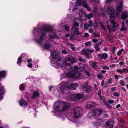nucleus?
I'll return each instance as SVG.
<instances>
[{
  "label": "nucleus",
  "instance_id": "obj_1",
  "mask_svg": "<svg viewBox=\"0 0 128 128\" xmlns=\"http://www.w3.org/2000/svg\"><path fill=\"white\" fill-rule=\"evenodd\" d=\"M52 30V29L48 28H43L41 30L35 28L34 30V32L38 31L39 32L37 33L39 34L40 32L41 33L40 38L36 41V42L44 49H48L51 48V46L49 44L48 41L46 40L44 38L45 37V33L46 32L51 31Z\"/></svg>",
  "mask_w": 128,
  "mask_h": 128
},
{
  "label": "nucleus",
  "instance_id": "obj_2",
  "mask_svg": "<svg viewBox=\"0 0 128 128\" xmlns=\"http://www.w3.org/2000/svg\"><path fill=\"white\" fill-rule=\"evenodd\" d=\"M69 107V104L67 102L58 101L56 102L54 106L53 112L55 113L57 116L59 118L66 117L61 113L66 111Z\"/></svg>",
  "mask_w": 128,
  "mask_h": 128
},
{
  "label": "nucleus",
  "instance_id": "obj_3",
  "mask_svg": "<svg viewBox=\"0 0 128 128\" xmlns=\"http://www.w3.org/2000/svg\"><path fill=\"white\" fill-rule=\"evenodd\" d=\"M77 61L76 59L70 56L66 58V60L59 59L54 64V66L55 67L60 68L69 65L71 64L76 62Z\"/></svg>",
  "mask_w": 128,
  "mask_h": 128
},
{
  "label": "nucleus",
  "instance_id": "obj_4",
  "mask_svg": "<svg viewBox=\"0 0 128 128\" xmlns=\"http://www.w3.org/2000/svg\"><path fill=\"white\" fill-rule=\"evenodd\" d=\"M78 84L76 83H70V82H62L58 85L60 87V90L62 92L68 90V89L75 90L78 86Z\"/></svg>",
  "mask_w": 128,
  "mask_h": 128
},
{
  "label": "nucleus",
  "instance_id": "obj_5",
  "mask_svg": "<svg viewBox=\"0 0 128 128\" xmlns=\"http://www.w3.org/2000/svg\"><path fill=\"white\" fill-rule=\"evenodd\" d=\"M86 0H77L74 7V9H76L77 8V6H80L82 2L83 6L86 8L89 11H90V8L88 7L87 4L86 2Z\"/></svg>",
  "mask_w": 128,
  "mask_h": 128
},
{
  "label": "nucleus",
  "instance_id": "obj_6",
  "mask_svg": "<svg viewBox=\"0 0 128 128\" xmlns=\"http://www.w3.org/2000/svg\"><path fill=\"white\" fill-rule=\"evenodd\" d=\"M66 77L69 78L70 77L76 78H78L80 77V73L78 72L76 70L70 71L66 74Z\"/></svg>",
  "mask_w": 128,
  "mask_h": 128
},
{
  "label": "nucleus",
  "instance_id": "obj_7",
  "mask_svg": "<svg viewBox=\"0 0 128 128\" xmlns=\"http://www.w3.org/2000/svg\"><path fill=\"white\" fill-rule=\"evenodd\" d=\"M82 110L81 108H75L73 110L71 116L75 117L80 116L82 115Z\"/></svg>",
  "mask_w": 128,
  "mask_h": 128
},
{
  "label": "nucleus",
  "instance_id": "obj_8",
  "mask_svg": "<svg viewBox=\"0 0 128 128\" xmlns=\"http://www.w3.org/2000/svg\"><path fill=\"white\" fill-rule=\"evenodd\" d=\"M115 19V17L113 16H110V22L112 24L113 26L112 28V29L114 31H116L117 30L118 27V25L116 23L114 20Z\"/></svg>",
  "mask_w": 128,
  "mask_h": 128
},
{
  "label": "nucleus",
  "instance_id": "obj_9",
  "mask_svg": "<svg viewBox=\"0 0 128 128\" xmlns=\"http://www.w3.org/2000/svg\"><path fill=\"white\" fill-rule=\"evenodd\" d=\"M98 60L101 61L103 58L106 60L108 57V55L106 53H104L98 54Z\"/></svg>",
  "mask_w": 128,
  "mask_h": 128
},
{
  "label": "nucleus",
  "instance_id": "obj_10",
  "mask_svg": "<svg viewBox=\"0 0 128 128\" xmlns=\"http://www.w3.org/2000/svg\"><path fill=\"white\" fill-rule=\"evenodd\" d=\"M93 114L96 116H100L102 112V110L100 109H94L92 110Z\"/></svg>",
  "mask_w": 128,
  "mask_h": 128
},
{
  "label": "nucleus",
  "instance_id": "obj_11",
  "mask_svg": "<svg viewBox=\"0 0 128 128\" xmlns=\"http://www.w3.org/2000/svg\"><path fill=\"white\" fill-rule=\"evenodd\" d=\"M96 105L95 103L89 101L86 104V107L88 109H90L94 107Z\"/></svg>",
  "mask_w": 128,
  "mask_h": 128
},
{
  "label": "nucleus",
  "instance_id": "obj_12",
  "mask_svg": "<svg viewBox=\"0 0 128 128\" xmlns=\"http://www.w3.org/2000/svg\"><path fill=\"white\" fill-rule=\"evenodd\" d=\"M114 9L112 7L110 6H107L106 12L108 14L112 15L114 14Z\"/></svg>",
  "mask_w": 128,
  "mask_h": 128
},
{
  "label": "nucleus",
  "instance_id": "obj_13",
  "mask_svg": "<svg viewBox=\"0 0 128 128\" xmlns=\"http://www.w3.org/2000/svg\"><path fill=\"white\" fill-rule=\"evenodd\" d=\"M114 122L112 120L107 122L105 124V127L107 128H111L113 127Z\"/></svg>",
  "mask_w": 128,
  "mask_h": 128
},
{
  "label": "nucleus",
  "instance_id": "obj_14",
  "mask_svg": "<svg viewBox=\"0 0 128 128\" xmlns=\"http://www.w3.org/2000/svg\"><path fill=\"white\" fill-rule=\"evenodd\" d=\"M81 52L82 54L84 55L86 57L89 58L90 54L88 52L87 49L86 50L84 48L81 51Z\"/></svg>",
  "mask_w": 128,
  "mask_h": 128
},
{
  "label": "nucleus",
  "instance_id": "obj_15",
  "mask_svg": "<svg viewBox=\"0 0 128 128\" xmlns=\"http://www.w3.org/2000/svg\"><path fill=\"white\" fill-rule=\"evenodd\" d=\"M52 55L54 58L56 59L58 58L59 56V54L58 52L54 50L52 51L51 52Z\"/></svg>",
  "mask_w": 128,
  "mask_h": 128
},
{
  "label": "nucleus",
  "instance_id": "obj_16",
  "mask_svg": "<svg viewBox=\"0 0 128 128\" xmlns=\"http://www.w3.org/2000/svg\"><path fill=\"white\" fill-rule=\"evenodd\" d=\"M71 32V34H73L78 35L79 34V32L78 31V29L76 28L72 27Z\"/></svg>",
  "mask_w": 128,
  "mask_h": 128
},
{
  "label": "nucleus",
  "instance_id": "obj_17",
  "mask_svg": "<svg viewBox=\"0 0 128 128\" xmlns=\"http://www.w3.org/2000/svg\"><path fill=\"white\" fill-rule=\"evenodd\" d=\"M39 96V93L37 91H35L33 92L31 97V98L32 99H33L36 98H38Z\"/></svg>",
  "mask_w": 128,
  "mask_h": 128
},
{
  "label": "nucleus",
  "instance_id": "obj_18",
  "mask_svg": "<svg viewBox=\"0 0 128 128\" xmlns=\"http://www.w3.org/2000/svg\"><path fill=\"white\" fill-rule=\"evenodd\" d=\"M80 20L79 18H77L73 22V26L72 27L74 28H76V27L78 26H79V24L78 21H79Z\"/></svg>",
  "mask_w": 128,
  "mask_h": 128
},
{
  "label": "nucleus",
  "instance_id": "obj_19",
  "mask_svg": "<svg viewBox=\"0 0 128 128\" xmlns=\"http://www.w3.org/2000/svg\"><path fill=\"white\" fill-rule=\"evenodd\" d=\"M79 14L80 16V19L84 20L85 18H84V17H86V15L85 14V13L84 12L82 11H80L79 12Z\"/></svg>",
  "mask_w": 128,
  "mask_h": 128
},
{
  "label": "nucleus",
  "instance_id": "obj_20",
  "mask_svg": "<svg viewBox=\"0 0 128 128\" xmlns=\"http://www.w3.org/2000/svg\"><path fill=\"white\" fill-rule=\"evenodd\" d=\"M128 17V12H124L122 13L121 18L124 20H125Z\"/></svg>",
  "mask_w": 128,
  "mask_h": 128
},
{
  "label": "nucleus",
  "instance_id": "obj_21",
  "mask_svg": "<svg viewBox=\"0 0 128 128\" xmlns=\"http://www.w3.org/2000/svg\"><path fill=\"white\" fill-rule=\"evenodd\" d=\"M75 96L76 98L78 99H80L84 98V95L83 94H77L75 95Z\"/></svg>",
  "mask_w": 128,
  "mask_h": 128
},
{
  "label": "nucleus",
  "instance_id": "obj_22",
  "mask_svg": "<svg viewBox=\"0 0 128 128\" xmlns=\"http://www.w3.org/2000/svg\"><path fill=\"white\" fill-rule=\"evenodd\" d=\"M4 88L3 86L0 84V98L2 97L3 94Z\"/></svg>",
  "mask_w": 128,
  "mask_h": 128
},
{
  "label": "nucleus",
  "instance_id": "obj_23",
  "mask_svg": "<svg viewBox=\"0 0 128 128\" xmlns=\"http://www.w3.org/2000/svg\"><path fill=\"white\" fill-rule=\"evenodd\" d=\"M19 104L20 106L24 105V106L27 105V103L26 102L25 100L22 99H21L20 100Z\"/></svg>",
  "mask_w": 128,
  "mask_h": 128
},
{
  "label": "nucleus",
  "instance_id": "obj_24",
  "mask_svg": "<svg viewBox=\"0 0 128 128\" xmlns=\"http://www.w3.org/2000/svg\"><path fill=\"white\" fill-rule=\"evenodd\" d=\"M89 63L92 64V66L94 68L96 69H97L98 68V67L96 65V63L95 62L90 61Z\"/></svg>",
  "mask_w": 128,
  "mask_h": 128
},
{
  "label": "nucleus",
  "instance_id": "obj_25",
  "mask_svg": "<svg viewBox=\"0 0 128 128\" xmlns=\"http://www.w3.org/2000/svg\"><path fill=\"white\" fill-rule=\"evenodd\" d=\"M127 28L124 26V23L122 22V26L120 29V30L122 31H124L126 30Z\"/></svg>",
  "mask_w": 128,
  "mask_h": 128
},
{
  "label": "nucleus",
  "instance_id": "obj_26",
  "mask_svg": "<svg viewBox=\"0 0 128 128\" xmlns=\"http://www.w3.org/2000/svg\"><path fill=\"white\" fill-rule=\"evenodd\" d=\"M6 74V72L2 71L0 72V78L2 77L4 78Z\"/></svg>",
  "mask_w": 128,
  "mask_h": 128
},
{
  "label": "nucleus",
  "instance_id": "obj_27",
  "mask_svg": "<svg viewBox=\"0 0 128 128\" xmlns=\"http://www.w3.org/2000/svg\"><path fill=\"white\" fill-rule=\"evenodd\" d=\"M93 16V15L92 14H88L86 16V18H87L89 20Z\"/></svg>",
  "mask_w": 128,
  "mask_h": 128
},
{
  "label": "nucleus",
  "instance_id": "obj_28",
  "mask_svg": "<svg viewBox=\"0 0 128 128\" xmlns=\"http://www.w3.org/2000/svg\"><path fill=\"white\" fill-rule=\"evenodd\" d=\"M123 50H124L123 49L120 50L117 52V55L118 56H120Z\"/></svg>",
  "mask_w": 128,
  "mask_h": 128
},
{
  "label": "nucleus",
  "instance_id": "obj_29",
  "mask_svg": "<svg viewBox=\"0 0 128 128\" xmlns=\"http://www.w3.org/2000/svg\"><path fill=\"white\" fill-rule=\"evenodd\" d=\"M22 56H20L18 59L17 63L20 64V63L22 61Z\"/></svg>",
  "mask_w": 128,
  "mask_h": 128
},
{
  "label": "nucleus",
  "instance_id": "obj_30",
  "mask_svg": "<svg viewBox=\"0 0 128 128\" xmlns=\"http://www.w3.org/2000/svg\"><path fill=\"white\" fill-rule=\"evenodd\" d=\"M20 89L21 90H23L24 89V85L23 84H21L19 86Z\"/></svg>",
  "mask_w": 128,
  "mask_h": 128
},
{
  "label": "nucleus",
  "instance_id": "obj_31",
  "mask_svg": "<svg viewBox=\"0 0 128 128\" xmlns=\"http://www.w3.org/2000/svg\"><path fill=\"white\" fill-rule=\"evenodd\" d=\"M91 90V88L90 86H88L86 90V91L87 92H89Z\"/></svg>",
  "mask_w": 128,
  "mask_h": 128
},
{
  "label": "nucleus",
  "instance_id": "obj_32",
  "mask_svg": "<svg viewBox=\"0 0 128 128\" xmlns=\"http://www.w3.org/2000/svg\"><path fill=\"white\" fill-rule=\"evenodd\" d=\"M89 25L87 24H84V29L85 30H87L88 28Z\"/></svg>",
  "mask_w": 128,
  "mask_h": 128
},
{
  "label": "nucleus",
  "instance_id": "obj_33",
  "mask_svg": "<svg viewBox=\"0 0 128 128\" xmlns=\"http://www.w3.org/2000/svg\"><path fill=\"white\" fill-rule=\"evenodd\" d=\"M120 84L122 86H124L125 85L124 82L122 80H120Z\"/></svg>",
  "mask_w": 128,
  "mask_h": 128
},
{
  "label": "nucleus",
  "instance_id": "obj_34",
  "mask_svg": "<svg viewBox=\"0 0 128 128\" xmlns=\"http://www.w3.org/2000/svg\"><path fill=\"white\" fill-rule=\"evenodd\" d=\"M99 2V0H90V2Z\"/></svg>",
  "mask_w": 128,
  "mask_h": 128
},
{
  "label": "nucleus",
  "instance_id": "obj_35",
  "mask_svg": "<svg viewBox=\"0 0 128 128\" xmlns=\"http://www.w3.org/2000/svg\"><path fill=\"white\" fill-rule=\"evenodd\" d=\"M97 77L99 79H100L102 78V76L101 74H98L97 75Z\"/></svg>",
  "mask_w": 128,
  "mask_h": 128
},
{
  "label": "nucleus",
  "instance_id": "obj_36",
  "mask_svg": "<svg viewBox=\"0 0 128 128\" xmlns=\"http://www.w3.org/2000/svg\"><path fill=\"white\" fill-rule=\"evenodd\" d=\"M85 44L87 46H90L91 44V42L89 41L86 42L85 43Z\"/></svg>",
  "mask_w": 128,
  "mask_h": 128
},
{
  "label": "nucleus",
  "instance_id": "obj_37",
  "mask_svg": "<svg viewBox=\"0 0 128 128\" xmlns=\"http://www.w3.org/2000/svg\"><path fill=\"white\" fill-rule=\"evenodd\" d=\"M117 71L120 73H122L124 72V71L122 70H121L119 69H118L117 70Z\"/></svg>",
  "mask_w": 128,
  "mask_h": 128
},
{
  "label": "nucleus",
  "instance_id": "obj_38",
  "mask_svg": "<svg viewBox=\"0 0 128 128\" xmlns=\"http://www.w3.org/2000/svg\"><path fill=\"white\" fill-rule=\"evenodd\" d=\"M88 86V84L87 82H86L85 84L81 86V87L82 88H84Z\"/></svg>",
  "mask_w": 128,
  "mask_h": 128
},
{
  "label": "nucleus",
  "instance_id": "obj_39",
  "mask_svg": "<svg viewBox=\"0 0 128 128\" xmlns=\"http://www.w3.org/2000/svg\"><path fill=\"white\" fill-rule=\"evenodd\" d=\"M92 123L94 126H96L98 125L99 124L98 122H93Z\"/></svg>",
  "mask_w": 128,
  "mask_h": 128
},
{
  "label": "nucleus",
  "instance_id": "obj_40",
  "mask_svg": "<svg viewBox=\"0 0 128 128\" xmlns=\"http://www.w3.org/2000/svg\"><path fill=\"white\" fill-rule=\"evenodd\" d=\"M113 95L115 96H120V94L117 92H116L113 94Z\"/></svg>",
  "mask_w": 128,
  "mask_h": 128
},
{
  "label": "nucleus",
  "instance_id": "obj_41",
  "mask_svg": "<svg viewBox=\"0 0 128 128\" xmlns=\"http://www.w3.org/2000/svg\"><path fill=\"white\" fill-rule=\"evenodd\" d=\"M65 29L67 31H69V28L68 26L67 25H65L64 26Z\"/></svg>",
  "mask_w": 128,
  "mask_h": 128
},
{
  "label": "nucleus",
  "instance_id": "obj_42",
  "mask_svg": "<svg viewBox=\"0 0 128 128\" xmlns=\"http://www.w3.org/2000/svg\"><path fill=\"white\" fill-rule=\"evenodd\" d=\"M102 69L104 70H109V68L107 66H104L102 67Z\"/></svg>",
  "mask_w": 128,
  "mask_h": 128
},
{
  "label": "nucleus",
  "instance_id": "obj_43",
  "mask_svg": "<svg viewBox=\"0 0 128 128\" xmlns=\"http://www.w3.org/2000/svg\"><path fill=\"white\" fill-rule=\"evenodd\" d=\"M74 94H72L71 95V98H70V99L72 100L75 101V99L74 98Z\"/></svg>",
  "mask_w": 128,
  "mask_h": 128
},
{
  "label": "nucleus",
  "instance_id": "obj_44",
  "mask_svg": "<svg viewBox=\"0 0 128 128\" xmlns=\"http://www.w3.org/2000/svg\"><path fill=\"white\" fill-rule=\"evenodd\" d=\"M87 50L88 52H89L90 53H92L94 51V50H91L90 49H87Z\"/></svg>",
  "mask_w": 128,
  "mask_h": 128
},
{
  "label": "nucleus",
  "instance_id": "obj_45",
  "mask_svg": "<svg viewBox=\"0 0 128 128\" xmlns=\"http://www.w3.org/2000/svg\"><path fill=\"white\" fill-rule=\"evenodd\" d=\"M100 26H102V28L104 30H105L106 28L104 26L102 23V22H100Z\"/></svg>",
  "mask_w": 128,
  "mask_h": 128
},
{
  "label": "nucleus",
  "instance_id": "obj_46",
  "mask_svg": "<svg viewBox=\"0 0 128 128\" xmlns=\"http://www.w3.org/2000/svg\"><path fill=\"white\" fill-rule=\"evenodd\" d=\"M114 102V101L113 100H110L108 101V102L110 104H112Z\"/></svg>",
  "mask_w": 128,
  "mask_h": 128
},
{
  "label": "nucleus",
  "instance_id": "obj_47",
  "mask_svg": "<svg viewBox=\"0 0 128 128\" xmlns=\"http://www.w3.org/2000/svg\"><path fill=\"white\" fill-rule=\"evenodd\" d=\"M112 80L111 78L109 79L108 81V82L109 84H111L112 82Z\"/></svg>",
  "mask_w": 128,
  "mask_h": 128
},
{
  "label": "nucleus",
  "instance_id": "obj_48",
  "mask_svg": "<svg viewBox=\"0 0 128 128\" xmlns=\"http://www.w3.org/2000/svg\"><path fill=\"white\" fill-rule=\"evenodd\" d=\"M89 24L90 26L91 27L92 26H93V23H92V21L91 20H90L89 22Z\"/></svg>",
  "mask_w": 128,
  "mask_h": 128
},
{
  "label": "nucleus",
  "instance_id": "obj_49",
  "mask_svg": "<svg viewBox=\"0 0 128 128\" xmlns=\"http://www.w3.org/2000/svg\"><path fill=\"white\" fill-rule=\"evenodd\" d=\"M85 74L88 76H90V73L87 71H86L85 72Z\"/></svg>",
  "mask_w": 128,
  "mask_h": 128
},
{
  "label": "nucleus",
  "instance_id": "obj_50",
  "mask_svg": "<svg viewBox=\"0 0 128 128\" xmlns=\"http://www.w3.org/2000/svg\"><path fill=\"white\" fill-rule=\"evenodd\" d=\"M70 46L72 50H74L75 48V47L72 44H71Z\"/></svg>",
  "mask_w": 128,
  "mask_h": 128
},
{
  "label": "nucleus",
  "instance_id": "obj_51",
  "mask_svg": "<svg viewBox=\"0 0 128 128\" xmlns=\"http://www.w3.org/2000/svg\"><path fill=\"white\" fill-rule=\"evenodd\" d=\"M95 48L96 51H97L99 50V48L98 45H96L95 46Z\"/></svg>",
  "mask_w": 128,
  "mask_h": 128
},
{
  "label": "nucleus",
  "instance_id": "obj_52",
  "mask_svg": "<svg viewBox=\"0 0 128 128\" xmlns=\"http://www.w3.org/2000/svg\"><path fill=\"white\" fill-rule=\"evenodd\" d=\"M116 48L115 46H114V47H113L112 49L113 53L115 54V50Z\"/></svg>",
  "mask_w": 128,
  "mask_h": 128
},
{
  "label": "nucleus",
  "instance_id": "obj_53",
  "mask_svg": "<svg viewBox=\"0 0 128 128\" xmlns=\"http://www.w3.org/2000/svg\"><path fill=\"white\" fill-rule=\"evenodd\" d=\"M49 36L50 38H54L55 37V34H54L52 35H49Z\"/></svg>",
  "mask_w": 128,
  "mask_h": 128
},
{
  "label": "nucleus",
  "instance_id": "obj_54",
  "mask_svg": "<svg viewBox=\"0 0 128 128\" xmlns=\"http://www.w3.org/2000/svg\"><path fill=\"white\" fill-rule=\"evenodd\" d=\"M32 64L31 63H29L28 65V67L30 68L32 66Z\"/></svg>",
  "mask_w": 128,
  "mask_h": 128
},
{
  "label": "nucleus",
  "instance_id": "obj_55",
  "mask_svg": "<svg viewBox=\"0 0 128 128\" xmlns=\"http://www.w3.org/2000/svg\"><path fill=\"white\" fill-rule=\"evenodd\" d=\"M104 80L102 81L101 83V85L102 86H104Z\"/></svg>",
  "mask_w": 128,
  "mask_h": 128
},
{
  "label": "nucleus",
  "instance_id": "obj_56",
  "mask_svg": "<svg viewBox=\"0 0 128 128\" xmlns=\"http://www.w3.org/2000/svg\"><path fill=\"white\" fill-rule=\"evenodd\" d=\"M84 36L86 37H88L89 36V34L88 33H85L84 34Z\"/></svg>",
  "mask_w": 128,
  "mask_h": 128
},
{
  "label": "nucleus",
  "instance_id": "obj_57",
  "mask_svg": "<svg viewBox=\"0 0 128 128\" xmlns=\"http://www.w3.org/2000/svg\"><path fill=\"white\" fill-rule=\"evenodd\" d=\"M114 76V78L118 80V77L117 75L115 74Z\"/></svg>",
  "mask_w": 128,
  "mask_h": 128
},
{
  "label": "nucleus",
  "instance_id": "obj_58",
  "mask_svg": "<svg viewBox=\"0 0 128 128\" xmlns=\"http://www.w3.org/2000/svg\"><path fill=\"white\" fill-rule=\"evenodd\" d=\"M92 41L94 43H96L98 41V40L94 39L92 40Z\"/></svg>",
  "mask_w": 128,
  "mask_h": 128
},
{
  "label": "nucleus",
  "instance_id": "obj_59",
  "mask_svg": "<svg viewBox=\"0 0 128 128\" xmlns=\"http://www.w3.org/2000/svg\"><path fill=\"white\" fill-rule=\"evenodd\" d=\"M93 32V30L92 29H89L88 30V32L90 33H92Z\"/></svg>",
  "mask_w": 128,
  "mask_h": 128
},
{
  "label": "nucleus",
  "instance_id": "obj_60",
  "mask_svg": "<svg viewBox=\"0 0 128 128\" xmlns=\"http://www.w3.org/2000/svg\"><path fill=\"white\" fill-rule=\"evenodd\" d=\"M116 89V87L112 88H111V90L112 91L114 92L115 91Z\"/></svg>",
  "mask_w": 128,
  "mask_h": 128
},
{
  "label": "nucleus",
  "instance_id": "obj_61",
  "mask_svg": "<svg viewBox=\"0 0 128 128\" xmlns=\"http://www.w3.org/2000/svg\"><path fill=\"white\" fill-rule=\"evenodd\" d=\"M74 68L76 70H78V67L76 66H74Z\"/></svg>",
  "mask_w": 128,
  "mask_h": 128
},
{
  "label": "nucleus",
  "instance_id": "obj_62",
  "mask_svg": "<svg viewBox=\"0 0 128 128\" xmlns=\"http://www.w3.org/2000/svg\"><path fill=\"white\" fill-rule=\"evenodd\" d=\"M74 36H71L70 37V40H74Z\"/></svg>",
  "mask_w": 128,
  "mask_h": 128
},
{
  "label": "nucleus",
  "instance_id": "obj_63",
  "mask_svg": "<svg viewBox=\"0 0 128 128\" xmlns=\"http://www.w3.org/2000/svg\"><path fill=\"white\" fill-rule=\"evenodd\" d=\"M62 52L64 54H66L67 53L66 51L65 50H62Z\"/></svg>",
  "mask_w": 128,
  "mask_h": 128
},
{
  "label": "nucleus",
  "instance_id": "obj_64",
  "mask_svg": "<svg viewBox=\"0 0 128 128\" xmlns=\"http://www.w3.org/2000/svg\"><path fill=\"white\" fill-rule=\"evenodd\" d=\"M27 61L28 62H32V60L30 59H28L27 60Z\"/></svg>",
  "mask_w": 128,
  "mask_h": 128
}]
</instances>
